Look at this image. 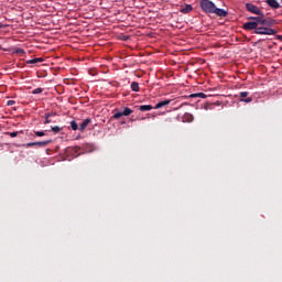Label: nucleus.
<instances>
[{
    "label": "nucleus",
    "instance_id": "obj_16",
    "mask_svg": "<svg viewBox=\"0 0 282 282\" xmlns=\"http://www.w3.org/2000/svg\"><path fill=\"white\" fill-rule=\"evenodd\" d=\"M13 54H19L20 56H25V51L23 48H14Z\"/></svg>",
    "mask_w": 282,
    "mask_h": 282
},
{
    "label": "nucleus",
    "instance_id": "obj_1",
    "mask_svg": "<svg viewBox=\"0 0 282 282\" xmlns=\"http://www.w3.org/2000/svg\"><path fill=\"white\" fill-rule=\"evenodd\" d=\"M243 30H248L249 32L253 31V34H260L265 36H273V34H276V30L261 25L260 22H257V20H249L243 24Z\"/></svg>",
    "mask_w": 282,
    "mask_h": 282
},
{
    "label": "nucleus",
    "instance_id": "obj_22",
    "mask_svg": "<svg viewBox=\"0 0 282 282\" xmlns=\"http://www.w3.org/2000/svg\"><path fill=\"white\" fill-rule=\"evenodd\" d=\"M6 135H10V138H17V135H19V132H6Z\"/></svg>",
    "mask_w": 282,
    "mask_h": 282
},
{
    "label": "nucleus",
    "instance_id": "obj_30",
    "mask_svg": "<svg viewBox=\"0 0 282 282\" xmlns=\"http://www.w3.org/2000/svg\"><path fill=\"white\" fill-rule=\"evenodd\" d=\"M278 39H279L280 41H282V36H281V35H278Z\"/></svg>",
    "mask_w": 282,
    "mask_h": 282
},
{
    "label": "nucleus",
    "instance_id": "obj_6",
    "mask_svg": "<svg viewBox=\"0 0 282 282\" xmlns=\"http://www.w3.org/2000/svg\"><path fill=\"white\" fill-rule=\"evenodd\" d=\"M265 3L269 8H272L273 10H279V8H281V4L276 0H267Z\"/></svg>",
    "mask_w": 282,
    "mask_h": 282
},
{
    "label": "nucleus",
    "instance_id": "obj_12",
    "mask_svg": "<svg viewBox=\"0 0 282 282\" xmlns=\"http://www.w3.org/2000/svg\"><path fill=\"white\" fill-rule=\"evenodd\" d=\"M189 98H207V96L204 93H196V94H192Z\"/></svg>",
    "mask_w": 282,
    "mask_h": 282
},
{
    "label": "nucleus",
    "instance_id": "obj_2",
    "mask_svg": "<svg viewBox=\"0 0 282 282\" xmlns=\"http://www.w3.org/2000/svg\"><path fill=\"white\" fill-rule=\"evenodd\" d=\"M248 21H257V23L265 25L267 28H273V25H276V20L272 18H265V13H263L261 17H249Z\"/></svg>",
    "mask_w": 282,
    "mask_h": 282
},
{
    "label": "nucleus",
    "instance_id": "obj_17",
    "mask_svg": "<svg viewBox=\"0 0 282 282\" xmlns=\"http://www.w3.org/2000/svg\"><path fill=\"white\" fill-rule=\"evenodd\" d=\"M70 128L73 129V131H78V123L76 121H70Z\"/></svg>",
    "mask_w": 282,
    "mask_h": 282
},
{
    "label": "nucleus",
    "instance_id": "obj_13",
    "mask_svg": "<svg viewBox=\"0 0 282 282\" xmlns=\"http://www.w3.org/2000/svg\"><path fill=\"white\" fill-rule=\"evenodd\" d=\"M151 109H153V106L151 105H142L139 107V110L141 111H151Z\"/></svg>",
    "mask_w": 282,
    "mask_h": 282
},
{
    "label": "nucleus",
    "instance_id": "obj_4",
    "mask_svg": "<svg viewBox=\"0 0 282 282\" xmlns=\"http://www.w3.org/2000/svg\"><path fill=\"white\" fill-rule=\"evenodd\" d=\"M246 10L251 14H257V17H263L264 13L263 10H261V8L257 7V4H253L252 2L246 3Z\"/></svg>",
    "mask_w": 282,
    "mask_h": 282
},
{
    "label": "nucleus",
    "instance_id": "obj_26",
    "mask_svg": "<svg viewBox=\"0 0 282 282\" xmlns=\"http://www.w3.org/2000/svg\"><path fill=\"white\" fill-rule=\"evenodd\" d=\"M14 105H17V101H14V100H9V101H7V106H8V107H12V106H14Z\"/></svg>",
    "mask_w": 282,
    "mask_h": 282
},
{
    "label": "nucleus",
    "instance_id": "obj_28",
    "mask_svg": "<svg viewBox=\"0 0 282 282\" xmlns=\"http://www.w3.org/2000/svg\"><path fill=\"white\" fill-rule=\"evenodd\" d=\"M50 122H52V120H50V118H45L44 124H50Z\"/></svg>",
    "mask_w": 282,
    "mask_h": 282
},
{
    "label": "nucleus",
    "instance_id": "obj_21",
    "mask_svg": "<svg viewBox=\"0 0 282 282\" xmlns=\"http://www.w3.org/2000/svg\"><path fill=\"white\" fill-rule=\"evenodd\" d=\"M36 63H39L36 58L26 61L28 65H36Z\"/></svg>",
    "mask_w": 282,
    "mask_h": 282
},
{
    "label": "nucleus",
    "instance_id": "obj_10",
    "mask_svg": "<svg viewBox=\"0 0 282 282\" xmlns=\"http://www.w3.org/2000/svg\"><path fill=\"white\" fill-rule=\"evenodd\" d=\"M195 117L191 112H185L183 116V122H193Z\"/></svg>",
    "mask_w": 282,
    "mask_h": 282
},
{
    "label": "nucleus",
    "instance_id": "obj_25",
    "mask_svg": "<svg viewBox=\"0 0 282 282\" xmlns=\"http://www.w3.org/2000/svg\"><path fill=\"white\" fill-rule=\"evenodd\" d=\"M35 135H37V138H43V135H45L44 131H36Z\"/></svg>",
    "mask_w": 282,
    "mask_h": 282
},
{
    "label": "nucleus",
    "instance_id": "obj_29",
    "mask_svg": "<svg viewBox=\"0 0 282 282\" xmlns=\"http://www.w3.org/2000/svg\"><path fill=\"white\" fill-rule=\"evenodd\" d=\"M37 63H43V58L36 57Z\"/></svg>",
    "mask_w": 282,
    "mask_h": 282
},
{
    "label": "nucleus",
    "instance_id": "obj_8",
    "mask_svg": "<svg viewBox=\"0 0 282 282\" xmlns=\"http://www.w3.org/2000/svg\"><path fill=\"white\" fill-rule=\"evenodd\" d=\"M172 100L171 99H165L163 101H159L155 106L154 109H162V107H166V105H171Z\"/></svg>",
    "mask_w": 282,
    "mask_h": 282
},
{
    "label": "nucleus",
    "instance_id": "obj_20",
    "mask_svg": "<svg viewBox=\"0 0 282 282\" xmlns=\"http://www.w3.org/2000/svg\"><path fill=\"white\" fill-rule=\"evenodd\" d=\"M122 111H120V112H117V113H115L113 116H112V118L115 119V120H119V118H122Z\"/></svg>",
    "mask_w": 282,
    "mask_h": 282
},
{
    "label": "nucleus",
    "instance_id": "obj_9",
    "mask_svg": "<svg viewBox=\"0 0 282 282\" xmlns=\"http://www.w3.org/2000/svg\"><path fill=\"white\" fill-rule=\"evenodd\" d=\"M91 123V119L87 118L79 124V131H85L87 127Z\"/></svg>",
    "mask_w": 282,
    "mask_h": 282
},
{
    "label": "nucleus",
    "instance_id": "obj_14",
    "mask_svg": "<svg viewBox=\"0 0 282 282\" xmlns=\"http://www.w3.org/2000/svg\"><path fill=\"white\" fill-rule=\"evenodd\" d=\"M130 87L133 91H140V84L138 82H132Z\"/></svg>",
    "mask_w": 282,
    "mask_h": 282
},
{
    "label": "nucleus",
    "instance_id": "obj_23",
    "mask_svg": "<svg viewBox=\"0 0 282 282\" xmlns=\"http://www.w3.org/2000/svg\"><path fill=\"white\" fill-rule=\"evenodd\" d=\"M252 101V97H248V98H245V99H239V102H251Z\"/></svg>",
    "mask_w": 282,
    "mask_h": 282
},
{
    "label": "nucleus",
    "instance_id": "obj_24",
    "mask_svg": "<svg viewBox=\"0 0 282 282\" xmlns=\"http://www.w3.org/2000/svg\"><path fill=\"white\" fill-rule=\"evenodd\" d=\"M32 94L36 95V94H43V88H36L32 91Z\"/></svg>",
    "mask_w": 282,
    "mask_h": 282
},
{
    "label": "nucleus",
    "instance_id": "obj_27",
    "mask_svg": "<svg viewBox=\"0 0 282 282\" xmlns=\"http://www.w3.org/2000/svg\"><path fill=\"white\" fill-rule=\"evenodd\" d=\"M52 116H56V112H46L44 118H52Z\"/></svg>",
    "mask_w": 282,
    "mask_h": 282
},
{
    "label": "nucleus",
    "instance_id": "obj_5",
    "mask_svg": "<svg viewBox=\"0 0 282 282\" xmlns=\"http://www.w3.org/2000/svg\"><path fill=\"white\" fill-rule=\"evenodd\" d=\"M52 141H37V142H29L24 144L26 149H30V147H40V149H43V147H47Z\"/></svg>",
    "mask_w": 282,
    "mask_h": 282
},
{
    "label": "nucleus",
    "instance_id": "obj_7",
    "mask_svg": "<svg viewBox=\"0 0 282 282\" xmlns=\"http://www.w3.org/2000/svg\"><path fill=\"white\" fill-rule=\"evenodd\" d=\"M213 14H216L217 17H228V11H226L225 9H219V8L216 7L214 9Z\"/></svg>",
    "mask_w": 282,
    "mask_h": 282
},
{
    "label": "nucleus",
    "instance_id": "obj_3",
    "mask_svg": "<svg viewBox=\"0 0 282 282\" xmlns=\"http://www.w3.org/2000/svg\"><path fill=\"white\" fill-rule=\"evenodd\" d=\"M200 8L204 12H207L208 14H213L215 12L216 6L210 0H202Z\"/></svg>",
    "mask_w": 282,
    "mask_h": 282
},
{
    "label": "nucleus",
    "instance_id": "obj_15",
    "mask_svg": "<svg viewBox=\"0 0 282 282\" xmlns=\"http://www.w3.org/2000/svg\"><path fill=\"white\" fill-rule=\"evenodd\" d=\"M121 113L123 116H131V113H133V110H131V108H129V107H126V108H123V111H121Z\"/></svg>",
    "mask_w": 282,
    "mask_h": 282
},
{
    "label": "nucleus",
    "instance_id": "obj_31",
    "mask_svg": "<svg viewBox=\"0 0 282 282\" xmlns=\"http://www.w3.org/2000/svg\"><path fill=\"white\" fill-rule=\"evenodd\" d=\"M205 109L208 110V106H205Z\"/></svg>",
    "mask_w": 282,
    "mask_h": 282
},
{
    "label": "nucleus",
    "instance_id": "obj_18",
    "mask_svg": "<svg viewBox=\"0 0 282 282\" xmlns=\"http://www.w3.org/2000/svg\"><path fill=\"white\" fill-rule=\"evenodd\" d=\"M51 131H53V133H61V127L54 126L51 128Z\"/></svg>",
    "mask_w": 282,
    "mask_h": 282
},
{
    "label": "nucleus",
    "instance_id": "obj_11",
    "mask_svg": "<svg viewBox=\"0 0 282 282\" xmlns=\"http://www.w3.org/2000/svg\"><path fill=\"white\" fill-rule=\"evenodd\" d=\"M182 14H188V12H193V6L186 4L184 8L181 9Z\"/></svg>",
    "mask_w": 282,
    "mask_h": 282
},
{
    "label": "nucleus",
    "instance_id": "obj_19",
    "mask_svg": "<svg viewBox=\"0 0 282 282\" xmlns=\"http://www.w3.org/2000/svg\"><path fill=\"white\" fill-rule=\"evenodd\" d=\"M249 94H250V93H248V91H241V93L239 94L240 99L248 98Z\"/></svg>",
    "mask_w": 282,
    "mask_h": 282
}]
</instances>
